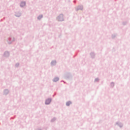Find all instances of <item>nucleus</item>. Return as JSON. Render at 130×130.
I'll list each match as a JSON object with an SVG mask.
<instances>
[{
  "mask_svg": "<svg viewBox=\"0 0 130 130\" xmlns=\"http://www.w3.org/2000/svg\"><path fill=\"white\" fill-rule=\"evenodd\" d=\"M55 63H56V62H55V61H53L51 62L52 66H54V64H55Z\"/></svg>",
  "mask_w": 130,
  "mask_h": 130,
  "instance_id": "4",
  "label": "nucleus"
},
{
  "mask_svg": "<svg viewBox=\"0 0 130 130\" xmlns=\"http://www.w3.org/2000/svg\"><path fill=\"white\" fill-rule=\"evenodd\" d=\"M40 18H42V16H40L38 17V19H39Z\"/></svg>",
  "mask_w": 130,
  "mask_h": 130,
  "instance_id": "6",
  "label": "nucleus"
},
{
  "mask_svg": "<svg viewBox=\"0 0 130 130\" xmlns=\"http://www.w3.org/2000/svg\"><path fill=\"white\" fill-rule=\"evenodd\" d=\"M57 81H58V78H55L54 79V82H57Z\"/></svg>",
  "mask_w": 130,
  "mask_h": 130,
  "instance_id": "5",
  "label": "nucleus"
},
{
  "mask_svg": "<svg viewBox=\"0 0 130 130\" xmlns=\"http://www.w3.org/2000/svg\"><path fill=\"white\" fill-rule=\"evenodd\" d=\"M25 5H26V3L25 2H22L20 4V6L21 7H25Z\"/></svg>",
  "mask_w": 130,
  "mask_h": 130,
  "instance_id": "2",
  "label": "nucleus"
},
{
  "mask_svg": "<svg viewBox=\"0 0 130 130\" xmlns=\"http://www.w3.org/2000/svg\"><path fill=\"white\" fill-rule=\"evenodd\" d=\"M71 104H72V102H67V103H66V105H67V106H70V105H71Z\"/></svg>",
  "mask_w": 130,
  "mask_h": 130,
  "instance_id": "3",
  "label": "nucleus"
},
{
  "mask_svg": "<svg viewBox=\"0 0 130 130\" xmlns=\"http://www.w3.org/2000/svg\"><path fill=\"white\" fill-rule=\"evenodd\" d=\"M51 102V99H47V100L46 101L45 104H50V103Z\"/></svg>",
  "mask_w": 130,
  "mask_h": 130,
  "instance_id": "1",
  "label": "nucleus"
}]
</instances>
